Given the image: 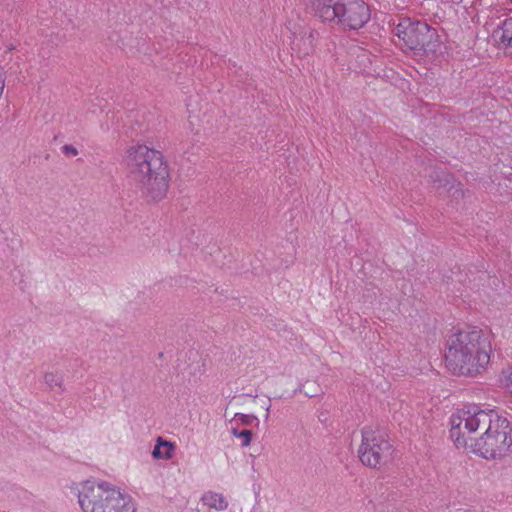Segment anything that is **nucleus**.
<instances>
[{
	"mask_svg": "<svg viewBox=\"0 0 512 512\" xmlns=\"http://www.w3.org/2000/svg\"><path fill=\"white\" fill-rule=\"evenodd\" d=\"M450 437L459 447H470L486 459L505 456L512 440L509 421L493 410H460L450 419Z\"/></svg>",
	"mask_w": 512,
	"mask_h": 512,
	"instance_id": "obj_1",
	"label": "nucleus"
},
{
	"mask_svg": "<svg viewBox=\"0 0 512 512\" xmlns=\"http://www.w3.org/2000/svg\"><path fill=\"white\" fill-rule=\"evenodd\" d=\"M124 164L135 188L148 201L162 200L168 191L170 171L164 156L146 145L127 149Z\"/></svg>",
	"mask_w": 512,
	"mask_h": 512,
	"instance_id": "obj_2",
	"label": "nucleus"
},
{
	"mask_svg": "<svg viewBox=\"0 0 512 512\" xmlns=\"http://www.w3.org/2000/svg\"><path fill=\"white\" fill-rule=\"evenodd\" d=\"M490 353L491 343L488 336L474 327L450 336L445 360L453 374L476 376L489 364Z\"/></svg>",
	"mask_w": 512,
	"mask_h": 512,
	"instance_id": "obj_3",
	"label": "nucleus"
},
{
	"mask_svg": "<svg viewBox=\"0 0 512 512\" xmlns=\"http://www.w3.org/2000/svg\"><path fill=\"white\" fill-rule=\"evenodd\" d=\"M83 512H135L130 500L106 483L85 482L78 494Z\"/></svg>",
	"mask_w": 512,
	"mask_h": 512,
	"instance_id": "obj_4",
	"label": "nucleus"
},
{
	"mask_svg": "<svg viewBox=\"0 0 512 512\" xmlns=\"http://www.w3.org/2000/svg\"><path fill=\"white\" fill-rule=\"evenodd\" d=\"M393 33L402 41L403 47L417 55L435 53L441 44L436 29L421 21L404 19L394 28Z\"/></svg>",
	"mask_w": 512,
	"mask_h": 512,
	"instance_id": "obj_5",
	"label": "nucleus"
},
{
	"mask_svg": "<svg viewBox=\"0 0 512 512\" xmlns=\"http://www.w3.org/2000/svg\"><path fill=\"white\" fill-rule=\"evenodd\" d=\"M393 452V446L385 433L370 427L362 430L358 456L363 465L380 468L392 460Z\"/></svg>",
	"mask_w": 512,
	"mask_h": 512,
	"instance_id": "obj_6",
	"label": "nucleus"
},
{
	"mask_svg": "<svg viewBox=\"0 0 512 512\" xmlns=\"http://www.w3.org/2000/svg\"><path fill=\"white\" fill-rule=\"evenodd\" d=\"M369 6L363 0H344L334 24L343 29L358 30L370 19Z\"/></svg>",
	"mask_w": 512,
	"mask_h": 512,
	"instance_id": "obj_7",
	"label": "nucleus"
},
{
	"mask_svg": "<svg viewBox=\"0 0 512 512\" xmlns=\"http://www.w3.org/2000/svg\"><path fill=\"white\" fill-rule=\"evenodd\" d=\"M344 0H302L305 8L322 22L334 23Z\"/></svg>",
	"mask_w": 512,
	"mask_h": 512,
	"instance_id": "obj_8",
	"label": "nucleus"
},
{
	"mask_svg": "<svg viewBox=\"0 0 512 512\" xmlns=\"http://www.w3.org/2000/svg\"><path fill=\"white\" fill-rule=\"evenodd\" d=\"M430 181L434 184L436 189L448 188V191H452V197L458 199L464 196L463 190L460 183H455L454 176L448 172L440 169H435L429 175Z\"/></svg>",
	"mask_w": 512,
	"mask_h": 512,
	"instance_id": "obj_9",
	"label": "nucleus"
},
{
	"mask_svg": "<svg viewBox=\"0 0 512 512\" xmlns=\"http://www.w3.org/2000/svg\"><path fill=\"white\" fill-rule=\"evenodd\" d=\"M492 37L499 46L512 49V17L505 19L493 31Z\"/></svg>",
	"mask_w": 512,
	"mask_h": 512,
	"instance_id": "obj_10",
	"label": "nucleus"
},
{
	"mask_svg": "<svg viewBox=\"0 0 512 512\" xmlns=\"http://www.w3.org/2000/svg\"><path fill=\"white\" fill-rule=\"evenodd\" d=\"M44 382L50 391L62 394L66 391L64 377L59 372H46L44 374Z\"/></svg>",
	"mask_w": 512,
	"mask_h": 512,
	"instance_id": "obj_11",
	"label": "nucleus"
},
{
	"mask_svg": "<svg viewBox=\"0 0 512 512\" xmlns=\"http://www.w3.org/2000/svg\"><path fill=\"white\" fill-rule=\"evenodd\" d=\"M174 451V445L164 440L162 437H158L156 445L152 451V456L155 459H170Z\"/></svg>",
	"mask_w": 512,
	"mask_h": 512,
	"instance_id": "obj_12",
	"label": "nucleus"
},
{
	"mask_svg": "<svg viewBox=\"0 0 512 512\" xmlns=\"http://www.w3.org/2000/svg\"><path fill=\"white\" fill-rule=\"evenodd\" d=\"M204 505L213 508L218 511L225 510L228 506L227 501L222 494L215 492H207L202 496Z\"/></svg>",
	"mask_w": 512,
	"mask_h": 512,
	"instance_id": "obj_13",
	"label": "nucleus"
},
{
	"mask_svg": "<svg viewBox=\"0 0 512 512\" xmlns=\"http://www.w3.org/2000/svg\"><path fill=\"white\" fill-rule=\"evenodd\" d=\"M302 391L310 398L317 396L321 392V388L313 381H306L302 385Z\"/></svg>",
	"mask_w": 512,
	"mask_h": 512,
	"instance_id": "obj_14",
	"label": "nucleus"
},
{
	"mask_svg": "<svg viewBox=\"0 0 512 512\" xmlns=\"http://www.w3.org/2000/svg\"><path fill=\"white\" fill-rule=\"evenodd\" d=\"M232 434L237 437V438H241L242 439V446L243 447H247L250 445L251 443V440H252V432L250 430H242V431H238L236 428H233L232 429Z\"/></svg>",
	"mask_w": 512,
	"mask_h": 512,
	"instance_id": "obj_15",
	"label": "nucleus"
},
{
	"mask_svg": "<svg viewBox=\"0 0 512 512\" xmlns=\"http://www.w3.org/2000/svg\"><path fill=\"white\" fill-rule=\"evenodd\" d=\"M234 419L240 420L243 425H252L253 422H255V421L258 422V419L256 416L246 415V414H242V413H236L234 416Z\"/></svg>",
	"mask_w": 512,
	"mask_h": 512,
	"instance_id": "obj_16",
	"label": "nucleus"
},
{
	"mask_svg": "<svg viewBox=\"0 0 512 512\" xmlns=\"http://www.w3.org/2000/svg\"><path fill=\"white\" fill-rule=\"evenodd\" d=\"M62 152L66 156H77L78 150L71 144H66L62 147Z\"/></svg>",
	"mask_w": 512,
	"mask_h": 512,
	"instance_id": "obj_17",
	"label": "nucleus"
},
{
	"mask_svg": "<svg viewBox=\"0 0 512 512\" xmlns=\"http://www.w3.org/2000/svg\"><path fill=\"white\" fill-rule=\"evenodd\" d=\"M317 34H318V33H317V31H315V30H310V31H309V34H308V36H307V37H306V39H305V40H307V41L309 42V45H310L311 47L313 46V41H314L315 36H316Z\"/></svg>",
	"mask_w": 512,
	"mask_h": 512,
	"instance_id": "obj_18",
	"label": "nucleus"
},
{
	"mask_svg": "<svg viewBox=\"0 0 512 512\" xmlns=\"http://www.w3.org/2000/svg\"><path fill=\"white\" fill-rule=\"evenodd\" d=\"M505 378H506V385L512 386V370L509 372V374L507 376H505Z\"/></svg>",
	"mask_w": 512,
	"mask_h": 512,
	"instance_id": "obj_19",
	"label": "nucleus"
},
{
	"mask_svg": "<svg viewBox=\"0 0 512 512\" xmlns=\"http://www.w3.org/2000/svg\"><path fill=\"white\" fill-rule=\"evenodd\" d=\"M270 407H271V404L269 403L266 407V411H267V414H266V418L269 417V410H270Z\"/></svg>",
	"mask_w": 512,
	"mask_h": 512,
	"instance_id": "obj_20",
	"label": "nucleus"
},
{
	"mask_svg": "<svg viewBox=\"0 0 512 512\" xmlns=\"http://www.w3.org/2000/svg\"><path fill=\"white\" fill-rule=\"evenodd\" d=\"M13 49H14V46H12V45H11V46H9V47H8V52H11Z\"/></svg>",
	"mask_w": 512,
	"mask_h": 512,
	"instance_id": "obj_21",
	"label": "nucleus"
}]
</instances>
